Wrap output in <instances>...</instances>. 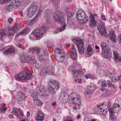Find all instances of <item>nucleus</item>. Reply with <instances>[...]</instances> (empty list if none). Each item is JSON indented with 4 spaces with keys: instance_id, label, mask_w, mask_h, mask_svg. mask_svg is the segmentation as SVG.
<instances>
[{
    "instance_id": "obj_14",
    "label": "nucleus",
    "mask_w": 121,
    "mask_h": 121,
    "mask_svg": "<svg viewBox=\"0 0 121 121\" xmlns=\"http://www.w3.org/2000/svg\"><path fill=\"white\" fill-rule=\"evenodd\" d=\"M13 113L14 115L16 116L19 119H22L23 116L22 111L20 108H14Z\"/></svg>"
},
{
    "instance_id": "obj_26",
    "label": "nucleus",
    "mask_w": 121,
    "mask_h": 121,
    "mask_svg": "<svg viewBox=\"0 0 121 121\" xmlns=\"http://www.w3.org/2000/svg\"><path fill=\"white\" fill-rule=\"evenodd\" d=\"M87 88L90 91H94L96 89V86L94 84H90L86 86Z\"/></svg>"
},
{
    "instance_id": "obj_21",
    "label": "nucleus",
    "mask_w": 121,
    "mask_h": 121,
    "mask_svg": "<svg viewBox=\"0 0 121 121\" xmlns=\"http://www.w3.org/2000/svg\"><path fill=\"white\" fill-rule=\"evenodd\" d=\"M17 8L16 7L15 4L12 1V2L6 7V9L8 11H11L14 10L15 9Z\"/></svg>"
},
{
    "instance_id": "obj_3",
    "label": "nucleus",
    "mask_w": 121,
    "mask_h": 121,
    "mask_svg": "<svg viewBox=\"0 0 121 121\" xmlns=\"http://www.w3.org/2000/svg\"><path fill=\"white\" fill-rule=\"evenodd\" d=\"M15 78L17 80L20 81L22 79L29 80L33 77V76L29 73L28 70L26 69L23 70L20 73L15 76Z\"/></svg>"
},
{
    "instance_id": "obj_49",
    "label": "nucleus",
    "mask_w": 121,
    "mask_h": 121,
    "mask_svg": "<svg viewBox=\"0 0 121 121\" xmlns=\"http://www.w3.org/2000/svg\"><path fill=\"white\" fill-rule=\"evenodd\" d=\"M106 83V82L105 80L104 79H101L99 80L98 82V83Z\"/></svg>"
},
{
    "instance_id": "obj_17",
    "label": "nucleus",
    "mask_w": 121,
    "mask_h": 121,
    "mask_svg": "<svg viewBox=\"0 0 121 121\" xmlns=\"http://www.w3.org/2000/svg\"><path fill=\"white\" fill-rule=\"evenodd\" d=\"M25 94L22 91H18L16 99L17 101H22L25 99Z\"/></svg>"
},
{
    "instance_id": "obj_47",
    "label": "nucleus",
    "mask_w": 121,
    "mask_h": 121,
    "mask_svg": "<svg viewBox=\"0 0 121 121\" xmlns=\"http://www.w3.org/2000/svg\"><path fill=\"white\" fill-rule=\"evenodd\" d=\"M12 96L13 98L14 99L16 98L15 95L16 94V92L15 91H12L11 93Z\"/></svg>"
},
{
    "instance_id": "obj_55",
    "label": "nucleus",
    "mask_w": 121,
    "mask_h": 121,
    "mask_svg": "<svg viewBox=\"0 0 121 121\" xmlns=\"http://www.w3.org/2000/svg\"><path fill=\"white\" fill-rule=\"evenodd\" d=\"M45 72L44 70L41 71L40 72V74L41 76L42 75H43L45 74Z\"/></svg>"
},
{
    "instance_id": "obj_44",
    "label": "nucleus",
    "mask_w": 121,
    "mask_h": 121,
    "mask_svg": "<svg viewBox=\"0 0 121 121\" xmlns=\"http://www.w3.org/2000/svg\"><path fill=\"white\" fill-rule=\"evenodd\" d=\"M85 78L86 79H88L90 78L91 79H93L94 78V76L92 75L91 76L90 74H87L86 75Z\"/></svg>"
},
{
    "instance_id": "obj_20",
    "label": "nucleus",
    "mask_w": 121,
    "mask_h": 121,
    "mask_svg": "<svg viewBox=\"0 0 121 121\" xmlns=\"http://www.w3.org/2000/svg\"><path fill=\"white\" fill-rule=\"evenodd\" d=\"M90 26L91 27H95L96 25L97 22L95 19V17L92 15H91L90 17Z\"/></svg>"
},
{
    "instance_id": "obj_30",
    "label": "nucleus",
    "mask_w": 121,
    "mask_h": 121,
    "mask_svg": "<svg viewBox=\"0 0 121 121\" xmlns=\"http://www.w3.org/2000/svg\"><path fill=\"white\" fill-rule=\"evenodd\" d=\"M87 54L90 56L93 53V49L90 45L89 44L87 49Z\"/></svg>"
},
{
    "instance_id": "obj_22",
    "label": "nucleus",
    "mask_w": 121,
    "mask_h": 121,
    "mask_svg": "<svg viewBox=\"0 0 121 121\" xmlns=\"http://www.w3.org/2000/svg\"><path fill=\"white\" fill-rule=\"evenodd\" d=\"M43 52V54L40 55L39 58V60L41 62L43 60L46 59L48 54L47 51H44L42 52Z\"/></svg>"
},
{
    "instance_id": "obj_51",
    "label": "nucleus",
    "mask_w": 121,
    "mask_h": 121,
    "mask_svg": "<svg viewBox=\"0 0 121 121\" xmlns=\"http://www.w3.org/2000/svg\"><path fill=\"white\" fill-rule=\"evenodd\" d=\"M102 2L103 4H105L108 6V5L109 2L107 1H106L105 0H103L102 1Z\"/></svg>"
},
{
    "instance_id": "obj_32",
    "label": "nucleus",
    "mask_w": 121,
    "mask_h": 121,
    "mask_svg": "<svg viewBox=\"0 0 121 121\" xmlns=\"http://www.w3.org/2000/svg\"><path fill=\"white\" fill-rule=\"evenodd\" d=\"M66 13L67 16V20L68 21H69L70 22L74 13H73L70 12L66 10Z\"/></svg>"
},
{
    "instance_id": "obj_28",
    "label": "nucleus",
    "mask_w": 121,
    "mask_h": 121,
    "mask_svg": "<svg viewBox=\"0 0 121 121\" xmlns=\"http://www.w3.org/2000/svg\"><path fill=\"white\" fill-rule=\"evenodd\" d=\"M29 49L30 50L36 52L39 54V53L42 52L44 51L43 50L41 49H40L39 48L36 47L30 48H29Z\"/></svg>"
},
{
    "instance_id": "obj_11",
    "label": "nucleus",
    "mask_w": 121,
    "mask_h": 121,
    "mask_svg": "<svg viewBox=\"0 0 121 121\" xmlns=\"http://www.w3.org/2000/svg\"><path fill=\"white\" fill-rule=\"evenodd\" d=\"M53 19L56 22H60L62 24L65 22L64 17L62 16V13L60 11L56 12L53 14Z\"/></svg>"
},
{
    "instance_id": "obj_1",
    "label": "nucleus",
    "mask_w": 121,
    "mask_h": 121,
    "mask_svg": "<svg viewBox=\"0 0 121 121\" xmlns=\"http://www.w3.org/2000/svg\"><path fill=\"white\" fill-rule=\"evenodd\" d=\"M68 98L71 101L73 108L75 110L76 112H77L81 107V97L76 92H73L71 93L68 97L66 94L65 95L63 93H61L59 99L61 102L65 103L67 101Z\"/></svg>"
},
{
    "instance_id": "obj_58",
    "label": "nucleus",
    "mask_w": 121,
    "mask_h": 121,
    "mask_svg": "<svg viewBox=\"0 0 121 121\" xmlns=\"http://www.w3.org/2000/svg\"><path fill=\"white\" fill-rule=\"evenodd\" d=\"M101 17L103 20L105 21L106 20L105 17L104 15H102L101 16Z\"/></svg>"
},
{
    "instance_id": "obj_9",
    "label": "nucleus",
    "mask_w": 121,
    "mask_h": 121,
    "mask_svg": "<svg viewBox=\"0 0 121 121\" xmlns=\"http://www.w3.org/2000/svg\"><path fill=\"white\" fill-rule=\"evenodd\" d=\"M16 30H19V28L17 26H16L15 27H12L9 28L8 31V33H6L5 30L3 29H0V39L2 37L5 36L7 35H12L13 33Z\"/></svg>"
},
{
    "instance_id": "obj_52",
    "label": "nucleus",
    "mask_w": 121,
    "mask_h": 121,
    "mask_svg": "<svg viewBox=\"0 0 121 121\" xmlns=\"http://www.w3.org/2000/svg\"><path fill=\"white\" fill-rule=\"evenodd\" d=\"M49 83H59V82L58 81H56L55 80H50L49 82Z\"/></svg>"
},
{
    "instance_id": "obj_25",
    "label": "nucleus",
    "mask_w": 121,
    "mask_h": 121,
    "mask_svg": "<svg viewBox=\"0 0 121 121\" xmlns=\"http://www.w3.org/2000/svg\"><path fill=\"white\" fill-rule=\"evenodd\" d=\"M109 36L113 42L116 43V36L115 34V31L113 30H112L109 33Z\"/></svg>"
},
{
    "instance_id": "obj_23",
    "label": "nucleus",
    "mask_w": 121,
    "mask_h": 121,
    "mask_svg": "<svg viewBox=\"0 0 121 121\" xmlns=\"http://www.w3.org/2000/svg\"><path fill=\"white\" fill-rule=\"evenodd\" d=\"M30 29L28 27H25L24 30H22L20 33L17 34L15 36L16 38L18 37L20 35H24L29 33L30 31Z\"/></svg>"
},
{
    "instance_id": "obj_16",
    "label": "nucleus",
    "mask_w": 121,
    "mask_h": 121,
    "mask_svg": "<svg viewBox=\"0 0 121 121\" xmlns=\"http://www.w3.org/2000/svg\"><path fill=\"white\" fill-rule=\"evenodd\" d=\"M48 85L49 86V90L51 92L52 91V94H54L59 87V84H49Z\"/></svg>"
},
{
    "instance_id": "obj_5",
    "label": "nucleus",
    "mask_w": 121,
    "mask_h": 121,
    "mask_svg": "<svg viewBox=\"0 0 121 121\" xmlns=\"http://www.w3.org/2000/svg\"><path fill=\"white\" fill-rule=\"evenodd\" d=\"M19 59L21 62L28 63L33 65L36 63L34 56L31 55L26 56L25 55L22 54L20 56Z\"/></svg>"
},
{
    "instance_id": "obj_8",
    "label": "nucleus",
    "mask_w": 121,
    "mask_h": 121,
    "mask_svg": "<svg viewBox=\"0 0 121 121\" xmlns=\"http://www.w3.org/2000/svg\"><path fill=\"white\" fill-rule=\"evenodd\" d=\"M102 52L101 54L104 57L108 58L111 57V53L107 45L104 43H102L101 44Z\"/></svg>"
},
{
    "instance_id": "obj_10",
    "label": "nucleus",
    "mask_w": 121,
    "mask_h": 121,
    "mask_svg": "<svg viewBox=\"0 0 121 121\" xmlns=\"http://www.w3.org/2000/svg\"><path fill=\"white\" fill-rule=\"evenodd\" d=\"M46 28L44 26H42L39 28L35 29L33 31V33L36 34V40H39L42 37L43 35L45 32Z\"/></svg>"
},
{
    "instance_id": "obj_29",
    "label": "nucleus",
    "mask_w": 121,
    "mask_h": 121,
    "mask_svg": "<svg viewBox=\"0 0 121 121\" xmlns=\"http://www.w3.org/2000/svg\"><path fill=\"white\" fill-rule=\"evenodd\" d=\"M6 105L5 104L2 103L0 104V113H3L5 112V110L7 109V108H4Z\"/></svg>"
},
{
    "instance_id": "obj_34",
    "label": "nucleus",
    "mask_w": 121,
    "mask_h": 121,
    "mask_svg": "<svg viewBox=\"0 0 121 121\" xmlns=\"http://www.w3.org/2000/svg\"><path fill=\"white\" fill-rule=\"evenodd\" d=\"M100 90L103 92L105 91L103 94V96L104 97H107L108 96L110 95L109 91L107 89H105V88H101L99 89Z\"/></svg>"
},
{
    "instance_id": "obj_57",
    "label": "nucleus",
    "mask_w": 121,
    "mask_h": 121,
    "mask_svg": "<svg viewBox=\"0 0 121 121\" xmlns=\"http://www.w3.org/2000/svg\"><path fill=\"white\" fill-rule=\"evenodd\" d=\"M13 19L11 18H9L8 19V22L10 23H11L13 21Z\"/></svg>"
},
{
    "instance_id": "obj_19",
    "label": "nucleus",
    "mask_w": 121,
    "mask_h": 121,
    "mask_svg": "<svg viewBox=\"0 0 121 121\" xmlns=\"http://www.w3.org/2000/svg\"><path fill=\"white\" fill-rule=\"evenodd\" d=\"M77 52L75 47L73 46L71 52L70 57L73 60H75L77 57Z\"/></svg>"
},
{
    "instance_id": "obj_60",
    "label": "nucleus",
    "mask_w": 121,
    "mask_h": 121,
    "mask_svg": "<svg viewBox=\"0 0 121 121\" xmlns=\"http://www.w3.org/2000/svg\"><path fill=\"white\" fill-rule=\"evenodd\" d=\"M4 0H0V4H2L4 3H6V2H4Z\"/></svg>"
},
{
    "instance_id": "obj_27",
    "label": "nucleus",
    "mask_w": 121,
    "mask_h": 121,
    "mask_svg": "<svg viewBox=\"0 0 121 121\" xmlns=\"http://www.w3.org/2000/svg\"><path fill=\"white\" fill-rule=\"evenodd\" d=\"M15 49L13 47H11L9 48L8 49L4 51L3 53L4 54L6 55L9 54L12 52H14L15 51Z\"/></svg>"
},
{
    "instance_id": "obj_64",
    "label": "nucleus",
    "mask_w": 121,
    "mask_h": 121,
    "mask_svg": "<svg viewBox=\"0 0 121 121\" xmlns=\"http://www.w3.org/2000/svg\"><path fill=\"white\" fill-rule=\"evenodd\" d=\"M81 117V116L80 115H78L77 116V118L78 119H80Z\"/></svg>"
},
{
    "instance_id": "obj_46",
    "label": "nucleus",
    "mask_w": 121,
    "mask_h": 121,
    "mask_svg": "<svg viewBox=\"0 0 121 121\" xmlns=\"http://www.w3.org/2000/svg\"><path fill=\"white\" fill-rule=\"evenodd\" d=\"M118 78L116 79L115 77H113L111 79V81L113 82H116L117 81L119 80V79H118Z\"/></svg>"
},
{
    "instance_id": "obj_18",
    "label": "nucleus",
    "mask_w": 121,
    "mask_h": 121,
    "mask_svg": "<svg viewBox=\"0 0 121 121\" xmlns=\"http://www.w3.org/2000/svg\"><path fill=\"white\" fill-rule=\"evenodd\" d=\"M44 114L41 110H39L38 111L37 116L35 118V119L37 121H43V120Z\"/></svg>"
},
{
    "instance_id": "obj_62",
    "label": "nucleus",
    "mask_w": 121,
    "mask_h": 121,
    "mask_svg": "<svg viewBox=\"0 0 121 121\" xmlns=\"http://www.w3.org/2000/svg\"><path fill=\"white\" fill-rule=\"evenodd\" d=\"M70 44H66V47L67 48H69V47H70Z\"/></svg>"
},
{
    "instance_id": "obj_6",
    "label": "nucleus",
    "mask_w": 121,
    "mask_h": 121,
    "mask_svg": "<svg viewBox=\"0 0 121 121\" xmlns=\"http://www.w3.org/2000/svg\"><path fill=\"white\" fill-rule=\"evenodd\" d=\"M76 17L81 24L85 23L88 21V18L82 10H78L76 13Z\"/></svg>"
},
{
    "instance_id": "obj_38",
    "label": "nucleus",
    "mask_w": 121,
    "mask_h": 121,
    "mask_svg": "<svg viewBox=\"0 0 121 121\" xmlns=\"http://www.w3.org/2000/svg\"><path fill=\"white\" fill-rule=\"evenodd\" d=\"M42 10L41 9H39V11L36 14V15L35 16L34 18L32 20H31L30 22L31 23H33V22H35L36 20V18L37 17V15H39V14H40L42 12Z\"/></svg>"
},
{
    "instance_id": "obj_4",
    "label": "nucleus",
    "mask_w": 121,
    "mask_h": 121,
    "mask_svg": "<svg viewBox=\"0 0 121 121\" xmlns=\"http://www.w3.org/2000/svg\"><path fill=\"white\" fill-rule=\"evenodd\" d=\"M74 64V66L70 67V70L72 72L74 78L80 77L82 74V69L80 66V64L77 62Z\"/></svg>"
},
{
    "instance_id": "obj_54",
    "label": "nucleus",
    "mask_w": 121,
    "mask_h": 121,
    "mask_svg": "<svg viewBox=\"0 0 121 121\" xmlns=\"http://www.w3.org/2000/svg\"><path fill=\"white\" fill-rule=\"evenodd\" d=\"M15 45L19 48H21L22 47V46L18 43H15Z\"/></svg>"
},
{
    "instance_id": "obj_56",
    "label": "nucleus",
    "mask_w": 121,
    "mask_h": 121,
    "mask_svg": "<svg viewBox=\"0 0 121 121\" xmlns=\"http://www.w3.org/2000/svg\"><path fill=\"white\" fill-rule=\"evenodd\" d=\"M97 120L96 119H95L91 120L90 117H88V120L86 121H97Z\"/></svg>"
},
{
    "instance_id": "obj_33",
    "label": "nucleus",
    "mask_w": 121,
    "mask_h": 121,
    "mask_svg": "<svg viewBox=\"0 0 121 121\" xmlns=\"http://www.w3.org/2000/svg\"><path fill=\"white\" fill-rule=\"evenodd\" d=\"M66 27V25L65 23L61 28L57 29L56 30L54 31V33L55 34H56L59 32H61L65 30Z\"/></svg>"
},
{
    "instance_id": "obj_53",
    "label": "nucleus",
    "mask_w": 121,
    "mask_h": 121,
    "mask_svg": "<svg viewBox=\"0 0 121 121\" xmlns=\"http://www.w3.org/2000/svg\"><path fill=\"white\" fill-rule=\"evenodd\" d=\"M102 70L101 69H98L97 70V73L99 74H101V73L102 72Z\"/></svg>"
},
{
    "instance_id": "obj_59",
    "label": "nucleus",
    "mask_w": 121,
    "mask_h": 121,
    "mask_svg": "<svg viewBox=\"0 0 121 121\" xmlns=\"http://www.w3.org/2000/svg\"><path fill=\"white\" fill-rule=\"evenodd\" d=\"M119 38V42L121 43V34H119L118 36Z\"/></svg>"
},
{
    "instance_id": "obj_7",
    "label": "nucleus",
    "mask_w": 121,
    "mask_h": 121,
    "mask_svg": "<svg viewBox=\"0 0 121 121\" xmlns=\"http://www.w3.org/2000/svg\"><path fill=\"white\" fill-rule=\"evenodd\" d=\"M72 41L77 45L79 53L82 54H83L84 48L83 40L79 37H77L73 39Z\"/></svg>"
},
{
    "instance_id": "obj_12",
    "label": "nucleus",
    "mask_w": 121,
    "mask_h": 121,
    "mask_svg": "<svg viewBox=\"0 0 121 121\" xmlns=\"http://www.w3.org/2000/svg\"><path fill=\"white\" fill-rule=\"evenodd\" d=\"M37 8V4L36 3H33L29 8L28 16L29 17H31L35 14Z\"/></svg>"
},
{
    "instance_id": "obj_40",
    "label": "nucleus",
    "mask_w": 121,
    "mask_h": 121,
    "mask_svg": "<svg viewBox=\"0 0 121 121\" xmlns=\"http://www.w3.org/2000/svg\"><path fill=\"white\" fill-rule=\"evenodd\" d=\"M101 84L102 86L104 87L108 86V87H112L114 88L115 87L114 85L112 84Z\"/></svg>"
},
{
    "instance_id": "obj_24",
    "label": "nucleus",
    "mask_w": 121,
    "mask_h": 121,
    "mask_svg": "<svg viewBox=\"0 0 121 121\" xmlns=\"http://www.w3.org/2000/svg\"><path fill=\"white\" fill-rule=\"evenodd\" d=\"M113 53L115 59L118 60V61L121 62V56L115 50H113Z\"/></svg>"
},
{
    "instance_id": "obj_50",
    "label": "nucleus",
    "mask_w": 121,
    "mask_h": 121,
    "mask_svg": "<svg viewBox=\"0 0 121 121\" xmlns=\"http://www.w3.org/2000/svg\"><path fill=\"white\" fill-rule=\"evenodd\" d=\"M82 80V79L81 78L80 79H75V82H78V83H81V81Z\"/></svg>"
},
{
    "instance_id": "obj_31",
    "label": "nucleus",
    "mask_w": 121,
    "mask_h": 121,
    "mask_svg": "<svg viewBox=\"0 0 121 121\" xmlns=\"http://www.w3.org/2000/svg\"><path fill=\"white\" fill-rule=\"evenodd\" d=\"M84 96L87 99L90 98L92 95V92L90 91L86 90L84 92Z\"/></svg>"
},
{
    "instance_id": "obj_37",
    "label": "nucleus",
    "mask_w": 121,
    "mask_h": 121,
    "mask_svg": "<svg viewBox=\"0 0 121 121\" xmlns=\"http://www.w3.org/2000/svg\"><path fill=\"white\" fill-rule=\"evenodd\" d=\"M38 89L39 90L38 91H39L40 93H41V95H43L44 94L43 93L45 92V88L43 86H40L39 87L38 86Z\"/></svg>"
},
{
    "instance_id": "obj_42",
    "label": "nucleus",
    "mask_w": 121,
    "mask_h": 121,
    "mask_svg": "<svg viewBox=\"0 0 121 121\" xmlns=\"http://www.w3.org/2000/svg\"><path fill=\"white\" fill-rule=\"evenodd\" d=\"M104 74L105 75L109 77H110L112 76H111L112 75V74L111 73H110L108 71L105 70L104 71Z\"/></svg>"
},
{
    "instance_id": "obj_2",
    "label": "nucleus",
    "mask_w": 121,
    "mask_h": 121,
    "mask_svg": "<svg viewBox=\"0 0 121 121\" xmlns=\"http://www.w3.org/2000/svg\"><path fill=\"white\" fill-rule=\"evenodd\" d=\"M108 105H105L104 103L98 106V108H96V113L101 114L105 112V113L106 114L109 110L110 114V119L112 121H113L115 118L116 116L114 113L115 112H117L120 110V105L117 104L115 101L114 103L113 106L112 107H110Z\"/></svg>"
},
{
    "instance_id": "obj_48",
    "label": "nucleus",
    "mask_w": 121,
    "mask_h": 121,
    "mask_svg": "<svg viewBox=\"0 0 121 121\" xmlns=\"http://www.w3.org/2000/svg\"><path fill=\"white\" fill-rule=\"evenodd\" d=\"M64 121H74L73 119L70 118L69 117H67L66 119L64 120Z\"/></svg>"
},
{
    "instance_id": "obj_63",
    "label": "nucleus",
    "mask_w": 121,
    "mask_h": 121,
    "mask_svg": "<svg viewBox=\"0 0 121 121\" xmlns=\"http://www.w3.org/2000/svg\"><path fill=\"white\" fill-rule=\"evenodd\" d=\"M30 113L29 112H28L26 114V115L27 117H29L30 115Z\"/></svg>"
},
{
    "instance_id": "obj_61",
    "label": "nucleus",
    "mask_w": 121,
    "mask_h": 121,
    "mask_svg": "<svg viewBox=\"0 0 121 121\" xmlns=\"http://www.w3.org/2000/svg\"><path fill=\"white\" fill-rule=\"evenodd\" d=\"M113 73L114 74H115V73L117 71L115 69H113Z\"/></svg>"
},
{
    "instance_id": "obj_43",
    "label": "nucleus",
    "mask_w": 121,
    "mask_h": 121,
    "mask_svg": "<svg viewBox=\"0 0 121 121\" xmlns=\"http://www.w3.org/2000/svg\"><path fill=\"white\" fill-rule=\"evenodd\" d=\"M35 35V37L36 38V34L35 33H33V32H32V33L30 34L29 35V38L30 39H33V38H34V35Z\"/></svg>"
},
{
    "instance_id": "obj_45",
    "label": "nucleus",
    "mask_w": 121,
    "mask_h": 121,
    "mask_svg": "<svg viewBox=\"0 0 121 121\" xmlns=\"http://www.w3.org/2000/svg\"><path fill=\"white\" fill-rule=\"evenodd\" d=\"M50 13V12H49V10H47L45 11L44 14L46 17H48L49 18L50 17L49 16Z\"/></svg>"
},
{
    "instance_id": "obj_35",
    "label": "nucleus",
    "mask_w": 121,
    "mask_h": 121,
    "mask_svg": "<svg viewBox=\"0 0 121 121\" xmlns=\"http://www.w3.org/2000/svg\"><path fill=\"white\" fill-rule=\"evenodd\" d=\"M34 104L35 106L40 107L42 105V102L37 98L34 100Z\"/></svg>"
},
{
    "instance_id": "obj_36",
    "label": "nucleus",
    "mask_w": 121,
    "mask_h": 121,
    "mask_svg": "<svg viewBox=\"0 0 121 121\" xmlns=\"http://www.w3.org/2000/svg\"><path fill=\"white\" fill-rule=\"evenodd\" d=\"M23 0H13L12 2L15 4L16 7L18 8L20 5L21 3L23 1Z\"/></svg>"
},
{
    "instance_id": "obj_41",
    "label": "nucleus",
    "mask_w": 121,
    "mask_h": 121,
    "mask_svg": "<svg viewBox=\"0 0 121 121\" xmlns=\"http://www.w3.org/2000/svg\"><path fill=\"white\" fill-rule=\"evenodd\" d=\"M51 3L55 7H57L58 5V0H51Z\"/></svg>"
},
{
    "instance_id": "obj_15",
    "label": "nucleus",
    "mask_w": 121,
    "mask_h": 121,
    "mask_svg": "<svg viewBox=\"0 0 121 121\" xmlns=\"http://www.w3.org/2000/svg\"><path fill=\"white\" fill-rule=\"evenodd\" d=\"M98 28L99 33L102 36L105 35L106 32L105 29V24L104 22H102Z\"/></svg>"
},
{
    "instance_id": "obj_13",
    "label": "nucleus",
    "mask_w": 121,
    "mask_h": 121,
    "mask_svg": "<svg viewBox=\"0 0 121 121\" xmlns=\"http://www.w3.org/2000/svg\"><path fill=\"white\" fill-rule=\"evenodd\" d=\"M54 53L55 55L58 57L59 59L61 58V59L58 61L60 62L64 60V57H65V54L63 51L58 48H57L54 50Z\"/></svg>"
},
{
    "instance_id": "obj_39",
    "label": "nucleus",
    "mask_w": 121,
    "mask_h": 121,
    "mask_svg": "<svg viewBox=\"0 0 121 121\" xmlns=\"http://www.w3.org/2000/svg\"><path fill=\"white\" fill-rule=\"evenodd\" d=\"M31 95L34 99V100L37 98L38 96L37 93L36 91H32Z\"/></svg>"
}]
</instances>
